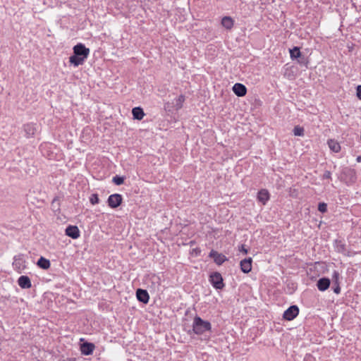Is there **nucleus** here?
Instances as JSON below:
<instances>
[{"instance_id":"nucleus-1","label":"nucleus","mask_w":361,"mask_h":361,"mask_svg":"<svg viewBox=\"0 0 361 361\" xmlns=\"http://www.w3.org/2000/svg\"><path fill=\"white\" fill-rule=\"evenodd\" d=\"M73 54L70 56L69 62L77 67L82 65L90 54V49L83 44L79 43L73 47Z\"/></svg>"},{"instance_id":"nucleus-2","label":"nucleus","mask_w":361,"mask_h":361,"mask_svg":"<svg viewBox=\"0 0 361 361\" xmlns=\"http://www.w3.org/2000/svg\"><path fill=\"white\" fill-rule=\"evenodd\" d=\"M211 329L212 324L209 322L203 320L197 315L195 317L192 322V331L195 334L202 335Z\"/></svg>"},{"instance_id":"nucleus-3","label":"nucleus","mask_w":361,"mask_h":361,"mask_svg":"<svg viewBox=\"0 0 361 361\" xmlns=\"http://www.w3.org/2000/svg\"><path fill=\"white\" fill-rule=\"evenodd\" d=\"M341 180L348 185H350L355 183L357 176L354 169L345 167L343 169L341 176Z\"/></svg>"},{"instance_id":"nucleus-4","label":"nucleus","mask_w":361,"mask_h":361,"mask_svg":"<svg viewBox=\"0 0 361 361\" xmlns=\"http://www.w3.org/2000/svg\"><path fill=\"white\" fill-rule=\"evenodd\" d=\"M209 281L214 288L221 290L224 287L222 276L219 272H214L209 276Z\"/></svg>"},{"instance_id":"nucleus-5","label":"nucleus","mask_w":361,"mask_h":361,"mask_svg":"<svg viewBox=\"0 0 361 361\" xmlns=\"http://www.w3.org/2000/svg\"><path fill=\"white\" fill-rule=\"evenodd\" d=\"M299 314V308L297 305H291L284 311L283 318L287 321L293 320Z\"/></svg>"},{"instance_id":"nucleus-6","label":"nucleus","mask_w":361,"mask_h":361,"mask_svg":"<svg viewBox=\"0 0 361 361\" xmlns=\"http://www.w3.org/2000/svg\"><path fill=\"white\" fill-rule=\"evenodd\" d=\"M122 201V195L118 193H115L109 196L107 200V204L109 207L112 209H116L121 204Z\"/></svg>"},{"instance_id":"nucleus-7","label":"nucleus","mask_w":361,"mask_h":361,"mask_svg":"<svg viewBox=\"0 0 361 361\" xmlns=\"http://www.w3.org/2000/svg\"><path fill=\"white\" fill-rule=\"evenodd\" d=\"M25 262L22 255L15 256L13 262L14 269L17 270L18 272H21V271L25 268Z\"/></svg>"},{"instance_id":"nucleus-8","label":"nucleus","mask_w":361,"mask_h":361,"mask_svg":"<svg viewBox=\"0 0 361 361\" xmlns=\"http://www.w3.org/2000/svg\"><path fill=\"white\" fill-rule=\"evenodd\" d=\"M209 256L213 258L214 262L218 265L222 264L227 259L225 255L213 250L209 252Z\"/></svg>"},{"instance_id":"nucleus-9","label":"nucleus","mask_w":361,"mask_h":361,"mask_svg":"<svg viewBox=\"0 0 361 361\" xmlns=\"http://www.w3.org/2000/svg\"><path fill=\"white\" fill-rule=\"evenodd\" d=\"M136 297L138 301L144 304L148 303L149 295L146 290L138 288L136 291Z\"/></svg>"},{"instance_id":"nucleus-10","label":"nucleus","mask_w":361,"mask_h":361,"mask_svg":"<svg viewBox=\"0 0 361 361\" xmlns=\"http://www.w3.org/2000/svg\"><path fill=\"white\" fill-rule=\"evenodd\" d=\"M95 348L94 344L92 343L85 342L80 345V351L82 355H92Z\"/></svg>"},{"instance_id":"nucleus-11","label":"nucleus","mask_w":361,"mask_h":361,"mask_svg":"<svg viewBox=\"0 0 361 361\" xmlns=\"http://www.w3.org/2000/svg\"><path fill=\"white\" fill-rule=\"evenodd\" d=\"M66 235L72 238L73 239H77L80 237V231L76 226H68L66 228Z\"/></svg>"},{"instance_id":"nucleus-12","label":"nucleus","mask_w":361,"mask_h":361,"mask_svg":"<svg viewBox=\"0 0 361 361\" xmlns=\"http://www.w3.org/2000/svg\"><path fill=\"white\" fill-rule=\"evenodd\" d=\"M23 130L27 137H31L34 136L37 131L36 125L32 123L25 124L23 126Z\"/></svg>"},{"instance_id":"nucleus-13","label":"nucleus","mask_w":361,"mask_h":361,"mask_svg":"<svg viewBox=\"0 0 361 361\" xmlns=\"http://www.w3.org/2000/svg\"><path fill=\"white\" fill-rule=\"evenodd\" d=\"M18 286L23 289H27L32 286L30 279L27 276H20L18 279Z\"/></svg>"},{"instance_id":"nucleus-14","label":"nucleus","mask_w":361,"mask_h":361,"mask_svg":"<svg viewBox=\"0 0 361 361\" xmlns=\"http://www.w3.org/2000/svg\"><path fill=\"white\" fill-rule=\"evenodd\" d=\"M240 266V269L243 273H249L252 270V259L250 257L241 260Z\"/></svg>"},{"instance_id":"nucleus-15","label":"nucleus","mask_w":361,"mask_h":361,"mask_svg":"<svg viewBox=\"0 0 361 361\" xmlns=\"http://www.w3.org/2000/svg\"><path fill=\"white\" fill-rule=\"evenodd\" d=\"M257 200L263 205H265L269 200V193L267 190L262 189L257 193Z\"/></svg>"},{"instance_id":"nucleus-16","label":"nucleus","mask_w":361,"mask_h":361,"mask_svg":"<svg viewBox=\"0 0 361 361\" xmlns=\"http://www.w3.org/2000/svg\"><path fill=\"white\" fill-rule=\"evenodd\" d=\"M233 91L238 97H243L247 93V88L241 83H235L233 87Z\"/></svg>"},{"instance_id":"nucleus-17","label":"nucleus","mask_w":361,"mask_h":361,"mask_svg":"<svg viewBox=\"0 0 361 361\" xmlns=\"http://www.w3.org/2000/svg\"><path fill=\"white\" fill-rule=\"evenodd\" d=\"M330 280L328 278H321L317 281V286L320 291H325L329 288Z\"/></svg>"},{"instance_id":"nucleus-18","label":"nucleus","mask_w":361,"mask_h":361,"mask_svg":"<svg viewBox=\"0 0 361 361\" xmlns=\"http://www.w3.org/2000/svg\"><path fill=\"white\" fill-rule=\"evenodd\" d=\"M185 100V97L183 94L179 95L177 98L174 99V102L173 103L176 111H178L183 107Z\"/></svg>"},{"instance_id":"nucleus-19","label":"nucleus","mask_w":361,"mask_h":361,"mask_svg":"<svg viewBox=\"0 0 361 361\" xmlns=\"http://www.w3.org/2000/svg\"><path fill=\"white\" fill-rule=\"evenodd\" d=\"M234 21L229 16H224L221 20V25L227 30H231L233 27Z\"/></svg>"},{"instance_id":"nucleus-20","label":"nucleus","mask_w":361,"mask_h":361,"mask_svg":"<svg viewBox=\"0 0 361 361\" xmlns=\"http://www.w3.org/2000/svg\"><path fill=\"white\" fill-rule=\"evenodd\" d=\"M133 118L137 120H141L145 116L143 109L141 107H135L132 109Z\"/></svg>"},{"instance_id":"nucleus-21","label":"nucleus","mask_w":361,"mask_h":361,"mask_svg":"<svg viewBox=\"0 0 361 361\" xmlns=\"http://www.w3.org/2000/svg\"><path fill=\"white\" fill-rule=\"evenodd\" d=\"M328 145L330 149L334 152H338L341 150L340 144L335 140H329Z\"/></svg>"},{"instance_id":"nucleus-22","label":"nucleus","mask_w":361,"mask_h":361,"mask_svg":"<svg viewBox=\"0 0 361 361\" xmlns=\"http://www.w3.org/2000/svg\"><path fill=\"white\" fill-rule=\"evenodd\" d=\"M37 264L43 269H47L50 267L51 264L49 259L43 257H41L38 259Z\"/></svg>"},{"instance_id":"nucleus-23","label":"nucleus","mask_w":361,"mask_h":361,"mask_svg":"<svg viewBox=\"0 0 361 361\" xmlns=\"http://www.w3.org/2000/svg\"><path fill=\"white\" fill-rule=\"evenodd\" d=\"M289 51L290 56L292 60L299 59L302 54L300 48L298 47H294L293 49H290Z\"/></svg>"},{"instance_id":"nucleus-24","label":"nucleus","mask_w":361,"mask_h":361,"mask_svg":"<svg viewBox=\"0 0 361 361\" xmlns=\"http://www.w3.org/2000/svg\"><path fill=\"white\" fill-rule=\"evenodd\" d=\"M336 248L339 252H344L345 251V245L341 240H336Z\"/></svg>"},{"instance_id":"nucleus-25","label":"nucleus","mask_w":361,"mask_h":361,"mask_svg":"<svg viewBox=\"0 0 361 361\" xmlns=\"http://www.w3.org/2000/svg\"><path fill=\"white\" fill-rule=\"evenodd\" d=\"M113 183L116 185H120L123 183L124 178L120 176H115L112 179Z\"/></svg>"},{"instance_id":"nucleus-26","label":"nucleus","mask_w":361,"mask_h":361,"mask_svg":"<svg viewBox=\"0 0 361 361\" xmlns=\"http://www.w3.org/2000/svg\"><path fill=\"white\" fill-rule=\"evenodd\" d=\"M293 134L295 136H302L304 135V129L302 127L300 126H295L293 128Z\"/></svg>"},{"instance_id":"nucleus-27","label":"nucleus","mask_w":361,"mask_h":361,"mask_svg":"<svg viewBox=\"0 0 361 361\" xmlns=\"http://www.w3.org/2000/svg\"><path fill=\"white\" fill-rule=\"evenodd\" d=\"M90 202L93 205L98 204L99 202L98 195L97 193L92 194L90 197Z\"/></svg>"},{"instance_id":"nucleus-28","label":"nucleus","mask_w":361,"mask_h":361,"mask_svg":"<svg viewBox=\"0 0 361 361\" xmlns=\"http://www.w3.org/2000/svg\"><path fill=\"white\" fill-rule=\"evenodd\" d=\"M164 109H165V111L169 112H171L173 110H175L173 103H171L169 102L164 103Z\"/></svg>"},{"instance_id":"nucleus-29","label":"nucleus","mask_w":361,"mask_h":361,"mask_svg":"<svg viewBox=\"0 0 361 361\" xmlns=\"http://www.w3.org/2000/svg\"><path fill=\"white\" fill-rule=\"evenodd\" d=\"M318 210L322 213H325L327 211V204L324 202L319 203Z\"/></svg>"},{"instance_id":"nucleus-30","label":"nucleus","mask_w":361,"mask_h":361,"mask_svg":"<svg viewBox=\"0 0 361 361\" xmlns=\"http://www.w3.org/2000/svg\"><path fill=\"white\" fill-rule=\"evenodd\" d=\"M334 292L336 294H339L341 293V287L339 286L338 282H334V286L333 287Z\"/></svg>"},{"instance_id":"nucleus-31","label":"nucleus","mask_w":361,"mask_h":361,"mask_svg":"<svg viewBox=\"0 0 361 361\" xmlns=\"http://www.w3.org/2000/svg\"><path fill=\"white\" fill-rule=\"evenodd\" d=\"M297 60L300 64H307V63L306 59L304 56H302V55L300 56V57L299 59H297Z\"/></svg>"},{"instance_id":"nucleus-32","label":"nucleus","mask_w":361,"mask_h":361,"mask_svg":"<svg viewBox=\"0 0 361 361\" xmlns=\"http://www.w3.org/2000/svg\"><path fill=\"white\" fill-rule=\"evenodd\" d=\"M333 278L335 279V282H338L339 274L338 271H334L333 273Z\"/></svg>"},{"instance_id":"nucleus-33","label":"nucleus","mask_w":361,"mask_h":361,"mask_svg":"<svg viewBox=\"0 0 361 361\" xmlns=\"http://www.w3.org/2000/svg\"><path fill=\"white\" fill-rule=\"evenodd\" d=\"M357 96L360 99H361V85H358L357 87Z\"/></svg>"},{"instance_id":"nucleus-34","label":"nucleus","mask_w":361,"mask_h":361,"mask_svg":"<svg viewBox=\"0 0 361 361\" xmlns=\"http://www.w3.org/2000/svg\"><path fill=\"white\" fill-rule=\"evenodd\" d=\"M239 250L242 252H243L244 254H247V250L245 247V246L243 245H242L239 249Z\"/></svg>"},{"instance_id":"nucleus-35","label":"nucleus","mask_w":361,"mask_h":361,"mask_svg":"<svg viewBox=\"0 0 361 361\" xmlns=\"http://www.w3.org/2000/svg\"><path fill=\"white\" fill-rule=\"evenodd\" d=\"M331 177V173L329 171H326L324 173V178H329Z\"/></svg>"},{"instance_id":"nucleus-36","label":"nucleus","mask_w":361,"mask_h":361,"mask_svg":"<svg viewBox=\"0 0 361 361\" xmlns=\"http://www.w3.org/2000/svg\"><path fill=\"white\" fill-rule=\"evenodd\" d=\"M47 147V144H45V145H42L40 146V148H41V150H43L45 147Z\"/></svg>"},{"instance_id":"nucleus-37","label":"nucleus","mask_w":361,"mask_h":361,"mask_svg":"<svg viewBox=\"0 0 361 361\" xmlns=\"http://www.w3.org/2000/svg\"><path fill=\"white\" fill-rule=\"evenodd\" d=\"M358 162H360L361 161V159H357Z\"/></svg>"},{"instance_id":"nucleus-38","label":"nucleus","mask_w":361,"mask_h":361,"mask_svg":"<svg viewBox=\"0 0 361 361\" xmlns=\"http://www.w3.org/2000/svg\"><path fill=\"white\" fill-rule=\"evenodd\" d=\"M357 158V159H360V158H361V156H358Z\"/></svg>"}]
</instances>
